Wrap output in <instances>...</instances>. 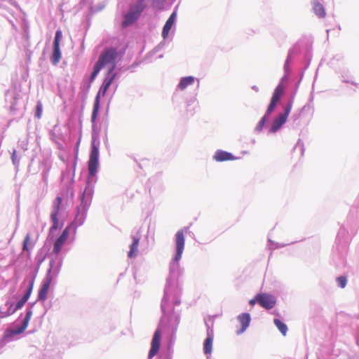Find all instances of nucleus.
Returning <instances> with one entry per match:
<instances>
[{
  "instance_id": "nucleus-1",
  "label": "nucleus",
  "mask_w": 359,
  "mask_h": 359,
  "mask_svg": "<svg viewBox=\"0 0 359 359\" xmlns=\"http://www.w3.org/2000/svg\"><path fill=\"white\" fill-rule=\"evenodd\" d=\"M117 57L118 52L116 48H110L105 49L100 54L91 74L90 81H93L102 69L108 67L107 77L104 80L103 83L95 97L91 116V121L93 123L95 121L99 112L100 97L105 95L108 88L116 77V73H114L113 72L116 68V60Z\"/></svg>"
},
{
  "instance_id": "nucleus-2",
  "label": "nucleus",
  "mask_w": 359,
  "mask_h": 359,
  "mask_svg": "<svg viewBox=\"0 0 359 359\" xmlns=\"http://www.w3.org/2000/svg\"><path fill=\"white\" fill-rule=\"evenodd\" d=\"M99 165V142L95 137H93L91 142V150L90 153L89 160L88 162V168L89 175L93 177L97 171Z\"/></svg>"
},
{
  "instance_id": "nucleus-3",
  "label": "nucleus",
  "mask_w": 359,
  "mask_h": 359,
  "mask_svg": "<svg viewBox=\"0 0 359 359\" xmlns=\"http://www.w3.org/2000/svg\"><path fill=\"white\" fill-rule=\"evenodd\" d=\"M257 303L266 309H271L276 305V299L273 296L266 293H261L257 295Z\"/></svg>"
},
{
  "instance_id": "nucleus-4",
  "label": "nucleus",
  "mask_w": 359,
  "mask_h": 359,
  "mask_svg": "<svg viewBox=\"0 0 359 359\" xmlns=\"http://www.w3.org/2000/svg\"><path fill=\"white\" fill-rule=\"evenodd\" d=\"M176 254L175 260L179 262L184 248V236L183 230H179L175 234Z\"/></svg>"
},
{
  "instance_id": "nucleus-5",
  "label": "nucleus",
  "mask_w": 359,
  "mask_h": 359,
  "mask_svg": "<svg viewBox=\"0 0 359 359\" xmlns=\"http://www.w3.org/2000/svg\"><path fill=\"white\" fill-rule=\"evenodd\" d=\"M161 334L158 330H156L151 343V348L149 352L148 358L151 359L158 352L161 346Z\"/></svg>"
},
{
  "instance_id": "nucleus-6",
  "label": "nucleus",
  "mask_w": 359,
  "mask_h": 359,
  "mask_svg": "<svg viewBox=\"0 0 359 359\" xmlns=\"http://www.w3.org/2000/svg\"><path fill=\"white\" fill-rule=\"evenodd\" d=\"M52 278L47 276L42 281L41 287L38 292V300L45 301L47 299L48 290L51 284Z\"/></svg>"
},
{
  "instance_id": "nucleus-7",
  "label": "nucleus",
  "mask_w": 359,
  "mask_h": 359,
  "mask_svg": "<svg viewBox=\"0 0 359 359\" xmlns=\"http://www.w3.org/2000/svg\"><path fill=\"white\" fill-rule=\"evenodd\" d=\"M69 234V227H66L64 231H62V234L60 236V237L55 241L54 243V248H53V252L55 254H58L62 245L65 244L66 241L67 240Z\"/></svg>"
},
{
  "instance_id": "nucleus-8",
  "label": "nucleus",
  "mask_w": 359,
  "mask_h": 359,
  "mask_svg": "<svg viewBox=\"0 0 359 359\" xmlns=\"http://www.w3.org/2000/svg\"><path fill=\"white\" fill-rule=\"evenodd\" d=\"M213 158L218 162L233 161L236 159V158L231 153L222 150H217L215 152Z\"/></svg>"
},
{
  "instance_id": "nucleus-9",
  "label": "nucleus",
  "mask_w": 359,
  "mask_h": 359,
  "mask_svg": "<svg viewBox=\"0 0 359 359\" xmlns=\"http://www.w3.org/2000/svg\"><path fill=\"white\" fill-rule=\"evenodd\" d=\"M139 17L140 15H137L136 12L130 9L128 13H126L124 16L125 19L122 22V27H127L128 26L133 24L135 21H136Z\"/></svg>"
},
{
  "instance_id": "nucleus-10",
  "label": "nucleus",
  "mask_w": 359,
  "mask_h": 359,
  "mask_svg": "<svg viewBox=\"0 0 359 359\" xmlns=\"http://www.w3.org/2000/svg\"><path fill=\"white\" fill-rule=\"evenodd\" d=\"M238 320L241 324L242 327L241 330L237 331V334L243 333L249 326L250 323V316L249 313H244L238 316Z\"/></svg>"
},
{
  "instance_id": "nucleus-11",
  "label": "nucleus",
  "mask_w": 359,
  "mask_h": 359,
  "mask_svg": "<svg viewBox=\"0 0 359 359\" xmlns=\"http://www.w3.org/2000/svg\"><path fill=\"white\" fill-rule=\"evenodd\" d=\"M33 286H34V280L31 281V283L29 285V287L27 288L24 296L15 304L17 311L18 309H21L25 305V304L27 302L28 299L29 298L31 293L32 292Z\"/></svg>"
},
{
  "instance_id": "nucleus-12",
  "label": "nucleus",
  "mask_w": 359,
  "mask_h": 359,
  "mask_svg": "<svg viewBox=\"0 0 359 359\" xmlns=\"http://www.w3.org/2000/svg\"><path fill=\"white\" fill-rule=\"evenodd\" d=\"M287 118L279 114L273 121L270 131L271 133H276L278 131L282 126L286 122Z\"/></svg>"
},
{
  "instance_id": "nucleus-13",
  "label": "nucleus",
  "mask_w": 359,
  "mask_h": 359,
  "mask_svg": "<svg viewBox=\"0 0 359 359\" xmlns=\"http://www.w3.org/2000/svg\"><path fill=\"white\" fill-rule=\"evenodd\" d=\"M5 306H7V310L6 311L0 310V318L8 317L17 311L16 306L11 302H6Z\"/></svg>"
},
{
  "instance_id": "nucleus-14",
  "label": "nucleus",
  "mask_w": 359,
  "mask_h": 359,
  "mask_svg": "<svg viewBox=\"0 0 359 359\" xmlns=\"http://www.w3.org/2000/svg\"><path fill=\"white\" fill-rule=\"evenodd\" d=\"M175 19V13H173L170 15L169 18L167 20V21L163 28L162 36L163 38H165L168 36L170 30L171 29V28L173 25Z\"/></svg>"
},
{
  "instance_id": "nucleus-15",
  "label": "nucleus",
  "mask_w": 359,
  "mask_h": 359,
  "mask_svg": "<svg viewBox=\"0 0 359 359\" xmlns=\"http://www.w3.org/2000/svg\"><path fill=\"white\" fill-rule=\"evenodd\" d=\"M194 81H195V79L193 76H190L183 77L180 80V81L178 84V88L180 90H184L188 86L193 85L194 83Z\"/></svg>"
},
{
  "instance_id": "nucleus-16",
  "label": "nucleus",
  "mask_w": 359,
  "mask_h": 359,
  "mask_svg": "<svg viewBox=\"0 0 359 359\" xmlns=\"http://www.w3.org/2000/svg\"><path fill=\"white\" fill-rule=\"evenodd\" d=\"M139 242H140L139 238H136V237L133 238V241L130 245V250L128 252V257L130 258H133V257H136V255H137Z\"/></svg>"
},
{
  "instance_id": "nucleus-17",
  "label": "nucleus",
  "mask_w": 359,
  "mask_h": 359,
  "mask_svg": "<svg viewBox=\"0 0 359 359\" xmlns=\"http://www.w3.org/2000/svg\"><path fill=\"white\" fill-rule=\"evenodd\" d=\"M35 245V241H31V235L30 233H27L22 245V250L29 252L30 248H33Z\"/></svg>"
},
{
  "instance_id": "nucleus-18",
  "label": "nucleus",
  "mask_w": 359,
  "mask_h": 359,
  "mask_svg": "<svg viewBox=\"0 0 359 359\" xmlns=\"http://www.w3.org/2000/svg\"><path fill=\"white\" fill-rule=\"evenodd\" d=\"M213 337L208 334L203 343V351L205 354H210L212 348Z\"/></svg>"
},
{
  "instance_id": "nucleus-19",
  "label": "nucleus",
  "mask_w": 359,
  "mask_h": 359,
  "mask_svg": "<svg viewBox=\"0 0 359 359\" xmlns=\"http://www.w3.org/2000/svg\"><path fill=\"white\" fill-rule=\"evenodd\" d=\"M61 59V52L60 46H53V51L51 56L52 62L57 65Z\"/></svg>"
},
{
  "instance_id": "nucleus-20",
  "label": "nucleus",
  "mask_w": 359,
  "mask_h": 359,
  "mask_svg": "<svg viewBox=\"0 0 359 359\" xmlns=\"http://www.w3.org/2000/svg\"><path fill=\"white\" fill-rule=\"evenodd\" d=\"M313 9L316 15L319 18H324L325 16V11L323 6L319 2L313 4Z\"/></svg>"
},
{
  "instance_id": "nucleus-21",
  "label": "nucleus",
  "mask_w": 359,
  "mask_h": 359,
  "mask_svg": "<svg viewBox=\"0 0 359 359\" xmlns=\"http://www.w3.org/2000/svg\"><path fill=\"white\" fill-rule=\"evenodd\" d=\"M145 8L144 0H138L136 4L130 7V10H133L136 13L140 15L141 13Z\"/></svg>"
},
{
  "instance_id": "nucleus-22",
  "label": "nucleus",
  "mask_w": 359,
  "mask_h": 359,
  "mask_svg": "<svg viewBox=\"0 0 359 359\" xmlns=\"http://www.w3.org/2000/svg\"><path fill=\"white\" fill-rule=\"evenodd\" d=\"M283 94V86L282 84H278L274 90L271 100L278 102Z\"/></svg>"
},
{
  "instance_id": "nucleus-23",
  "label": "nucleus",
  "mask_w": 359,
  "mask_h": 359,
  "mask_svg": "<svg viewBox=\"0 0 359 359\" xmlns=\"http://www.w3.org/2000/svg\"><path fill=\"white\" fill-rule=\"evenodd\" d=\"M273 323L277 327V328L279 330V331L283 334V335L285 336L287 332V325L281 320L277 318L274 319Z\"/></svg>"
},
{
  "instance_id": "nucleus-24",
  "label": "nucleus",
  "mask_w": 359,
  "mask_h": 359,
  "mask_svg": "<svg viewBox=\"0 0 359 359\" xmlns=\"http://www.w3.org/2000/svg\"><path fill=\"white\" fill-rule=\"evenodd\" d=\"M58 215H59V213L55 212H53L50 215V218L53 222V225L50 229V231L51 232H53L58 229V225H59V221H58V218H57Z\"/></svg>"
},
{
  "instance_id": "nucleus-25",
  "label": "nucleus",
  "mask_w": 359,
  "mask_h": 359,
  "mask_svg": "<svg viewBox=\"0 0 359 359\" xmlns=\"http://www.w3.org/2000/svg\"><path fill=\"white\" fill-rule=\"evenodd\" d=\"M62 199L60 196H57L53 203V212L59 213Z\"/></svg>"
},
{
  "instance_id": "nucleus-26",
  "label": "nucleus",
  "mask_w": 359,
  "mask_h": 359,
  "mask_svg": "<svg viewBox=\"0 0 359 359\" xmlns=\"http://www.w3.org/2000/svg\"><path fill=\"white\" fill-rule=\"evenodd\" d=\"M27 327V326H26L25 325L22 323V325L20 327H18V328L11 330V333L13 335L20 334L22 333L26 330Z\"/></svg>"
},
{
  "instance_id": "nucleus-27",
  "label": "nucleus",
  "mask_w": 359,
  "mask_h": 359,
  "mask_svg": "<svg viewBox=\"0 0 359 359\" xmlns=\"http://www.w3.org/2000/svg\"><path fill=\"white\" fill-rule=\"evenodd\" d=\"M277 103H278V102L271 100V102L267 108L265 115L269 116L274 110V109L276 107Z\"/></svg>"
},
{
  "instance_id": "nucleus-28",
  "label": "nucleus",
  "mask_w": 359,
  "mask_h": 359,
  "mask_svg": "<svg viewBox=\"0 0 359 359\" xmlns=\"http://www.w3.org/2000/svg\"><path fill=\"white\" fill-rule=\"evenodd\" d=\"M337 282L338 283V285L341 287L344 288L347 283V279L345 276H340L337 278Z\"/></svg>"
},
{
  "instance_id": "nucleus-29",
  "label": "nucleus",
  "mask_w": 359,
  "mask_h": 359,
  "mask_svg": "<svg viewBox=\"0 0 359 359\" xmlns=\"http://www.w3.org/2000/svg\"><path fill=\"white\" fill-rule=\"evenodd\" d=\"M42 104L40 102H39L36 107V117H37L38 118H41L42 116Z\"/></svg>"
},
{
  "instance_id": "nucleus-30",
  "label": "nucleus",
  "mask_w": 359,
  "mask_h": 359,
  "mask_svg": "<svg viewBox=\"0 0 359 359\" xmlns=\"http://www.w3.org/2000/svg\"><path fill=\"white\" fill-rule=\"evenodd\" d=\"M62 38V32L57 30L55 33V36L53 42V46H60V41Z\"/></svg>"
},
{
  "instance_id": "nucleus-31",
  "label": "nucleus",
  "mask_w": 359,
  "mask_h": 359,
  "mask_svg": "<svg viewBox=\"0 0 359 359\" xmlns=\"http://www.w3.org/2000/svg\"><path fill=\"white\" fill-rule=\"evenodd\" d=\"M267 116L266 115H264L262 119L260 120V121L259 122V123L257 124V130L258 131H261L265 124V122L266 121V119H267Z\"/></svg>"
},
{
  "instance_id": "nucleus-32",
  "label": "nucleus",
  "mask_w": 359,
  "mask_h": 359,
  "mask_svg": "<svg viewBox=\"0 0 359 359\" xmlns=\"http://www.w3.org/2000/svg\"><path fill=\"white\" fill-rule=\"evenodd\" d=\"M32 316V311L31 310H29L27 311L25 317L22 321V323L25 325L26 326H28L29 322L31 319V317Z\"/></svg>"
},
{
  "instance_id": "nucleus-33",
  "label": "nucleus",
  "mask_w": 359,
  "mask_h": 359,
  "mask_svg": "<svg viewBox=\"0 0 359 359\" xmlns=\"http://www.w3.org/2000/svg\"><path fill=\"white\" fill-rule=\"evenodd\" d=\"M292 107V104L290 102L285 107V111L280 114L283 116H285V118H287L288 115L290 113L291 109Z\"/></svg>"
},
{
  "instance_id": "nucleus-34",
  "label": "nucleus",
  "mask_w": 359,
  "mask_h": 359,
  "mask_svg": "<svg viewBox=\"0 0 359 359\" xmlns=\"http://www.w3.org/2000/svg\"><path fill=\"white\" fill-rule=\"evenodd\" d=\"M249 303H250V304L251 306H254L256 303H257V296L255 297V299H250Z\"/></svg>"
}]
</instances>
